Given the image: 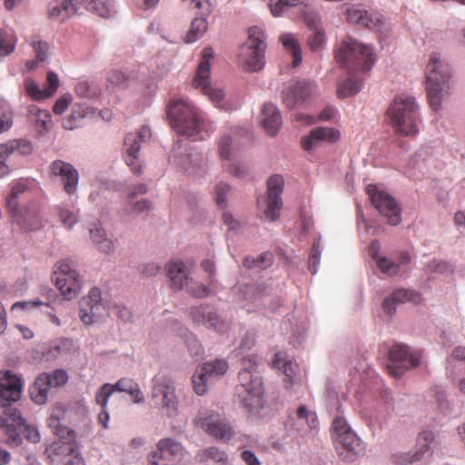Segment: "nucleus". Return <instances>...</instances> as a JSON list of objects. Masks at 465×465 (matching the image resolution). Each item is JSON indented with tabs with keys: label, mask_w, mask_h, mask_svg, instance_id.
Segmentation results:
<instances>
[{
	"label": "nucleus",
	"mask_w": 465,
	"mask_h": 465,
	"mask_svg": "<svg viewBox=\"0 0 465 465\" xmlns=\"http://www.w3.org/2000/svg\"><path fill=\"white\" fill-rule=\"evenodd\" d=\"M193 422L216 440L228 441L233 437V430L227 420L220 413L202 408Z\"/></svg>",
	"instance_id": "9d476101"
},
{
	"label": "nucleus",
	"mask_w": 465,
	"mask_h": 465,
	"mask_svg": "<svg viewBox=\"0 0 465 465\" xmlns=\"http://www.w3.org/2000/svg\"><path fill=\"white\" fill-rule=\"evenodd\" d=\"M94 109L86 104H75L69 115L63 118L62 125L66 130H74L80 126V121L88 115L94 114Z\"/></svg>",
	"instance_id": "79ce46f5"
},
{
	"label": "nucleus",
	"mask_w": 465,
	"mask_h": 465,
	"mask_svg": "<svg viewBox=\"0 0 465 465\" xmlns=\"http://www.w3.org/2000/svg\"><path fill=\"white\" fill-rule=\"evenodd\" d=\"M14 124V112L11 104L0 99V134L9 131Z\"/></svg>",
	"instance_id": "4d7b16f0"
},
{
	"label": "nucleus",
	"mask_w": 465,
	"mask_h": 465,
	"mask_svg": "<svg viewBox=\"0 0 465 465\" xmlns=\"http://www.w3.org/2000/svg\"><path fill=\"white\" fill-rule=\"evenodd\" d=\"M261 123L268 134L275 135L282 124L279 109L272 104H265L261 114Z\"/></svg>",
	"instance_id": "58836bf2"
},
{
	"label": "nucleus",
	"mask_w": 465,
	"mask_h": 465,
	"mask_svg": "<svg viewBox=\"0 0 465 465\" xmlns=\"http://www.w3.org/2000/svg\"><path fill=\"white\" fill-rule=\"evenodd\" d=\"M23 383L11 371H0V406L17 401L21 397Z\"/></svg>",
	"instance_id": "393cba45"
},
{
	"label": "nucleus",
	"mask_w": 465,
	"mask_h": 465,
	"mask_svg": "<svg viewBox=\"0 0 465 465\" xmlns=\"http://www.w3.org/2000/svg\"><path fill=\"white\" fill-rule=\"evenodd\" d=\"M434 440V435L430 430H423L419 433L417 439L416 450L414 453H396L392 455V460L395 464L407 465L417 462L422 460L425 456L431 454L430 443Z\"/></svg>",
	"instance_id": "b1692460"
},
{
	"label": "nucleus",
	"mask_w": 465,
	"mask_h": 465,
	"mask_svg": "<svg viewBox=\"0 0 465 465\" xmlns=\"http://www.w3.org/2000/svg\"><path fill=\"white\" fill-rule=\"evenodd\" d=\"M195 459L201 463L213 461L217 465H230L228 454L217 447L201 449L196 452Z\"/></svg>",
	"instance_id": "49530a36"
},
{
	"label": "nucleus",
	"mask_w": 465,
	"mask_h": 465,
	"mask_svg": "<svg viewBox=\"0 0 465 465\" xmlns=\"http://www.w3.org/2000/svg\"><path fill=\"white\" fill-rule=\"evenodd\" d=\"M426 91L430 105L437 111L440 108L441 99L450 90V69L439 54L430 55L425 69Z\"/></svg>",
	"instance_id": "39448f33"
},
{
	"label": "nucleus",
	"mask_w": 465,
	"mask_h": 465,
	"mask_svg": "<svg viewBox=\"0 0 465 465\" xmlns=\"http://www.w3.org/2000/svg\"><path fill=\"white\" fill-rule=\"evenodd\" d=\"M227 369L226 361L221 360L205 362L199 366L193 376V390L196 394L203 395L207 391L208 384L223 376Z\"/></svg>",
	"instance_id": "dca6fc26"
},
{
	"label": "nucleus",
	"mask_w": 465,
	"mask_h": 465,
	"mask_svg": "<svg viewBox=\"0 0 465 465\" xmlns=\"http://www.w3.org/2000/svg\"><path fill=\"white\" fill-rule=\"evenodd\" d=\"M298 5L308 7L306 0H270L269 8L274 17H280L291 8Z\"/></svg>",
	"instance_id": "6e6d98bb"
},
{
	"label": "nucleus",
	"mask_w": 465,
	"mask_h": 465,
	"mask_svg": "<svg viewBox=\"0 0 465 465\" xmlns=\"http://www.w3.org/2000/svg\"><path fill=\"white\" fill-rule=\"evenodd\" d=\"M24 90L25 94L35 102L45 101L49 98L45 88L42 89L39 84L32 78L25 79Z\"/></svg>",
	"instance_id": "13d9d810"
},
{
	"label": "nucleus",
	"mask_w": 465,
	"mask_h": 465,
	"mask_svg": "<svg viewBox=\"0 0 465 465\" xmlns=\"http://www.w3.org/2000/svg\"><path fill=\"white\" fill-rule=\"evenodd\" d=\"M28 117L34 123L37 134L45 135L53 127L52 114L48 110L41 109L35 104L27 107Z\"/></svg>",
	"instance_id": "e433bc0d"
},
{
	"label": "nucleus",
	"mask_w": 465,
	"mask_h": 465,
	"mask_svg": "<svg viewBox=\"0 0 465 465\" xmlns=\"http://www.w3.org/2000/svg\"><path fill=\"white\" fill-rule=\"evenodd\" d=\"M340 139V133L338 130L330 127H316L312 128L308 136L302 140V148L305 151H311L322 143H335Z\"/></svg>",
	"instance_id": "c756f323"
},
{
	"label": "nucleus",
	"mask_w": 465,
	"mask_h": 465,
	"mask_svg": "<svg viewBox=\"0 0 465 465\" xmlns=\"http://www.w3.org/2000/svg\"><path fill=\"white\" fill-rule=\"evenodd\" d=\"M35 181L30 179H18L11 183V191L6 197V208L9 212H14L18 208L17 199L34 184Z\"/></svg>",
	"instance_id": "c03bdc74"
},
{
	"label": "nucleus",
	"mask_w": 465,
	"mask_h": 465,
	"mask_svg": "<svg viewBox=\"0 0 465 465\" xmlns=\"http://www.w3.org/2000/svg\"><path fill=\"white\" fill-rule=\"evenodd\" d=\"M410 261L411 257L407 252H401L396 262L380 257V271L392 276L398 273L401 265L409 263Z\"/></svg>",
	"instance_id": "5fc2aeb1"
},
{
	"label": "nucleus",
	"mask_w": 465,
	"mask_h": 465,
	"mask_svg": "<svg viewBox=\"0 0 465 465\" xmlns=\"http://www.w3.org/2000/svg\"><path fill=\"white\" fill-rule=\"evenodd\" d=\"M82 5L90 13L104 18H109L116 14L114 0H82Z\"/></svg>",
	"instance_id": "a19ab883"
},
{
	"label": "nucleus",
	"mask_w": 465,
	"mask_h": 465,
	"mask_svg": "<svg viewBox=\"0 0 465 465\" xmlns=\"http://www.w3.org/2000/svg\"><path fill=\"white\" fill-rule=\"evenodd\" d=\"M338 456L346 462H352L362 453L364 447L360 438L353 432L334 440Z\"/></svg>",
	"instance_id": "a878e982"
},
{
	"label": "nucleus",
	"mask_w": 465,
	"mask_h": 465,
	"mask_svg": "<svg viewBox=\"0 0 465 465\" xmlns=\"http://www.w3.org/2000/svg\"><path fill=\"white\" fill-rule=\"evenodd\" d=\"M116 183L103 175H96L91 180L89 201L96 206H102L107 200L110 189H114Z\"/></svg>",
	"instance_id": "72a5a7b5"
},
{
	"label": "nucleus",
	"mask_w": 465,
	"mask_h": 465,
	"mask_svg": "<svg viewBox=\"0 0 465 465\" xmlns=\"http://www.w3.org/2000/svg\"><path fill=\"white\" fill-rule=\"evenodd\" d=\"M311 31L312 33L308 36L307 44L312 51H320L324 47L325 45V32L323 28H317Z\"/></svg>",
	"instance_id": "680f3d73"
},
{
	"label": "nucleus",
	"mask_w": 465,
	"mask_h": 465,
	"mask_svg": "<svg viewBox=\"0 0 465 465\" xmlns=\"http://www.w3.org/2000/svg\"><path fill=\"white\" fill-rule=\"evenodd\" d=\"M49 450L64 460V465H84L80 450L74 442L58 440Z\"/></svg>",
	"instance_id": "7c9ffc66"
},
{
	"label": "nucleus",
	"mask_w": 465,
	"mask_h": 465,
	"mask_svg": "<svg viewBox=\"0 0 465 465\" xmlns=\"http://www.w3.org/2000/svg\"><path fill=\"white\" fill-rule=\"evenodd\" d=\"M108 312L105 306L101 291L94 287L87 296L80 301L79 317L85 325H92L101 321Z\"/></svg>",
	"instance_id": "4468645a"
},
{
	"label": "nucleus",
	"mask_w": 465,
	"mask_h": 465,
	"mask_svg": "<svg viewBox=\"0 0 465 465\" xmlns=\"http://www.w3.org/2000/svg\"><path fill=\"white\" fill-rule=\"evenodd\" d=\"M406 302L420 303L421 302V297L417 292L407 289H397L390 297L383 301L382 308L386 313L391 315L395 312L397 304L404 303Z\"/></svg>",
	"instance_id": "f704fd0d"
},
{
	"label": "nucleus",
	"mask_w": 465,
	"mask_h": 465,
	"mask_svg": "<svg viewBox=\"0 0 465 465\" xmlns=\"http://www.w3.org/2000/svg\"><path fill=\"white\" fill-rule=\"evenodd\" d=\"M54 212L59 218L61 224L67 230H72L79 222L80 210L62 203L54 207Z\"/></svg>",
	"instance_id": "a18cd8bd"
},
{
	"label": "nucleus",
	"mask_w": 465,
	"mask_h": 465,
	"mask_svg": "<svg viewBox=\"0 0 465 465\" xmlns=\"http://www.w3.org/2000/svg\"><path fill=\"white\" fill-rule=\"evenodd\" d=\"M193 9H197L200 12V16L195 17L190 25L184 42L193 44L201 39L206 33L208 25L206 17L212 11V5L209 0H182Z\"/></svg>",
	"instance_id": "aec40b11"
},
{
	"label": "nucleus",
	"mask_w": 465,
	"mask_h": 465,
	"mask_svg": "<svg viewBox=\"0 0 465 465\" xmlns=\"http://www.w3.org/2000/svg\"><path fill=\"white\" fill-rule=\"evenodd\" d=\"M386 114L397 134L414 136L419 133L420 114L415 97L406 94L396 95Z\"/></svg>",
	"instance_id": "7ed1b4c3"
},
{
	"label": "nucleus",
	"mask_w": 465,
	"mask_h": 465,
	"mask_svg": "<svg viewBox=\"0 0 465 465\" xmlns=\"http://www.w3.org/2000/svg\"><path fill=\"white\" fill-rule=\"evenodd\" d=\"M33 150L31 143L23 139L10 140L0 144V178L8 175L14 168L16 156L27 155Z\"/></svg>",
	"instance_id": "a211bd4d"
},
{
	"label": "nucleus",
	"mask_w": 465,
	"mask_h": 465,
	"mask_svg": "<svg viewBox=\"0 0 465 465\" xmlns=\"http://www.w3.org/2000/svg\"><path fill=\"white\" fill-rule=\"evenodd\" d=\"M266 36L259 26L248 30L247 40L240 46L238 64L247 72H258L265 64Z\"/></svg>",
	"instance_id": "423d86ee"
},
{
	"label": "nucleus",
	"mask_w": 465,
	"mask_h": 465,
	"mask_svg": "<svg viewBox=\"0 0 465 465\" xmlns=\"http://www.w3.org/2000/svg\"><path fill=\"white\" fill-rule=\"evenodd\" d=\"M389 358L388 373L393 378H401L406 371L420 365L421 352L412 351L405 344H394L389 351Z\"/></svg>",
	"instance_id": "9b49d317"
},
{
	"label": "nucleus",
	"mask_w": 465,
	"mask_h": 465,
	"mask_svg": "<svg viewBox=\"0 0 465 465\" xmlns=\"http://www.w3.org/2000/svg\"><path fill=\"white\" fill-rule=\"evenodd\" d=\"M318 426L316 413L302 404L289 414L285 422L286 430L298 436H304Z\"/></svg>",
	"instance_id": "412c9836"
},
{
	"label": "nucleus",
	"mask_w": 465,
	"mask_h": 465,
	"mask_svg": "<svg viewBox=\"0 0 465 465\" xmlns=\"http://www.w3.org/2000/svg\"><path fill=\"white\" fill-rule=\"evenodd\" d=\"M50 175L58 178L63 189L68 195L74 194L78 190L79 173L70 163L63 160H55L49 165Z\"/></svg>",
	"instance_id": "4be33fe9"
},
{
	"label": "nucleus",
	"mask_w": 465,
	"mask_h": 465,
	"mask_svg": "<svg viewBox=\"0 0 465 465\" xmlns=\"http://www.w3.org/2000/svg\"><path fill=\"white\" fill-rule=\"evenodd\" d=\"M214 52L211 47L203 48L202 52V61L198 65L194 75L193 87L199 89L203 94L219 108L227 109L226 95L223 89L210 82L211 68L210 61L213 58Z\"/></svg>",
	"instance_id": "0eeeda50"
},
{
	"label": "nucleus",
	"mask_w": 465,
	"mask_h": 465,
	"mask_svg": "<svg viewBox=\"0 0 465 465\" xmlns=\"http://www.w3.org/2000/svg\"><path fill=\"white\" fill-rule=\"evenodd\" d=\"M380 214L390 225L396 226L401 222V209L397 201L389 193L380 190Z\"/></svg>",
	"instance_id": "2f4dec72"
},
{
	"label": "nucleus",
	"mask_w": 465,
	"mask_h": 465,
	"mask_svg": "<svg viewBox=\"0 0 465 465\" xmlns=\"http://www.w3.org/2000/svg\"><path fill=\"white\" fill-rule=\"evenodd\" d=\"M49 379L47 372H44L35 379V382L30 387V396L35 403L44 404L46 402L49 391L52 389Z\"/></svg>",
	"instance_id": "37998d69"
},
{
	"label": "nucleus",
	"mask_w": 465,
	"mask_h": 465,
	"mask_svg": "<svg viewBox=\"0 0 465 465\" xmlns=\"http://www.w3.org/2000/svg\"><path fill=\"white\" fill-rule=\"evenodd\" d=\"M331 429L333 440L341 436L347 435V432H353L347 420L342 417H337L333 420Z\"/></svg>",
	"instance_id": "69168bd1"
},
{
	"label": "nucleus",
	"mask_w": 465,
	"mask_h": 465,
	"mask_svg": "<svg viewBox=\"0 0 465 465\" xmlns=\"http://www.w3.org/2000/svg\"><path fill=\"white\" fill-rule=\"evenodd\" d=\"M321 237H319L314 241L310 252L309 267L312 274H315L318 271L321 261Z\"/></svg>",
	"instance_id": "0e129e2a"
},
{
	"label": "nucleus",
	"mask_w": 465,
	"mask_h": 465,
	"mask_svg": "<svg viewBox=\"0 0 465 465\" xmlns=\"http://www.w3.org/2000/svg\"><path fill=\"white\" fill-rule=\"evenodd\" d=\"M315 85L307 80L297 81L289 84L282 91V101L289 108L303 102L314 90Z\"/></svg>",
	"instance_id": "c85d7f7f"
},
{
	"label": "nucleus",
	"mask_w": 465,
	"mask_h": 465,
	"mask_svg": "<svg viewBox=\"0 0 465 465\" xmlns=\"http://www.w3.org/2000/svg\"><path fill=\"white\" fill-rule=\"evenodd\" d=\"M167 116L173 131L181 135L193 137L200 134L203 130L202 116L188 100H173L168 105Z\"/></svg>",
	"instance_id": "20e7f679"
},
{
	"label": "nucleus",
	"mask_w": 465,
	"mask_h": 465,
	"mask_svg": "<svg viewBox=\"0 0 465 465\" xmlns=\"http://www.w3.org/2000/svg\"><path fill=\"white\" fill-rule=\"evenodd\" d=\"M190 316L193 323L218 332L227 330V322L217 310L211 305L202 304L190 309Z\"/></svg>",
	"instance_id": "6ab92c4d"
},
{
	"label": "nucleus",
	"mask_w": 465,
	"mask_h": 465,
	"mask_svg": "<svg viewBox=\"0 0 465 465\" xmlns=\"http://www.w3.org/2000/svg\"><path fill=\"white\" fill-rule=\"evenodd\" d=\"M32 46L38 61L41 63H47L50 53V45L45 41L37 40L33 42Z\"/></svg>",
	"instance_id": "338daca9"
},
{
	"label": "nucleus",
	"mask_w": 465,
	"mask_h": 465,
	"mask_svg": "<svg viewBox=\"0 0 465 465\" xmlns=\"http://www.w3.org/2000/svg\"><path fill=\"white\" fill-rule=\"evenodd\" d=\"M284 189V179L281 174L272 175L267 181V196L262 203L258 202L265 218L271 222L278 220L282 207V193Z\"/></svg>",
	"instance_id": "f8f14e48"
},
{
	"label": "nucleus",
	"mask_w": 465,
	"mask_h": 465,
	"mask_svg": "<svg viewBox=\"0 0 465 465\" xmlns=\"http://www.w3.org/2000/svg\"><path fill=\"white\" fill-rule=\"evenodd\" d=\"M9 213L13 217L14 223L25 230L35 231L44 226L39 207L35 203L16 208L14 212Z\"/></svg>",
	"instance_id": "bb28decb"
},
{
	"label": "nucleus",
	"mask_w": 465,
	"mask_h": 465,
	"mask_svg": "<svg viewBox=\"0 0 465 465\" xmlns=\"http://www.w3.org/2000/svg\"><path fill=\"white\" fill-rule=\"evenodd\" d=\"M241 292L242 294L243 300L248 302L250 304H253L252 307H248L247 311L251 312L254 309L265 305L263 302L264 299V290L257 284H248L242 288Z\"/></svg>",
	"instance_id": "09e8293b"
},
{
	"label": "nucleus",
	"mask_w": 465,
	"mask_h": 465,
	"mask_svg": "<svg viewBox=\"0 0 465 465\" xmlns=\"http://www.w3.org/2000/svg\"><path fill=\"white\" fill-rule=\"evenodd\" d=\"M151 137V130L148 126H142L137 133L128 134L124 139L126 152V163L131 167L134 173H140L142 166L135 161L138 159L141 144Z\"/></svg>",
	"instance_id": "5701e85b"
},
{
	"label": "nucleus",
	"mask_w": 465,
	"mask_h": 465,
	"mask_svg": "<svg viewBox=\"0 0 465 465\" xmlns=\"http://www.w3.org/2000/svg\"><path fill=\"white\" fill-rule=\"evenodd\" d=\"M101 87L94 81L81 80L74 85V93L79 98L95 99L101 94Z\"/></svg>",
	"instance_id": "864d4df0"
},
{
	"label": "nucleus",
	"mask_w": 465,
	"mask_h": 465,
	"mask_svg": "<svg viewBox=\"0 0 465 465\" xmlns=\"http://www.w3.org/2000/svg\"><path fill=\"white\" fill-rule=\"evenodd\" d=\"M203 160V157L201 153L196 152L193 153L192 150L188 148L187 144L183 143L181 140L174 143L173 149L169 156V161L172 163L185 172H190L191 167L198 165Z\"/></svg>",
	"instance_id": "cd10ccee"
},
{
	"label": "nucleus",
	"mask_w": 465,
	"mask_h": 465,
	"mask_svg": "<svg viewBox=\"0 0 465 465\" xmlns=\"http://www.w3.org/2000/svg\"><path fill=\"white\" fill-rule=\"evenodd\" d=\"M54 282L66 300L76 297L83 284L82 277L76 270L75 263L69 259H64L56 262Z\"/></svg>",
	"instance_id": "1a4fd4ad"
},
{
	"label": "nucleus",
	"mask_w": 465,
	"mask_h": 465,
	"mask_svg": "<svg viewBox=\"0 0 465 465\" xmlns=\"http://www.w3.org/2000/svg\"><path fill=\"white\" fill-rule=\"evenodd\" d=\"M152 401L153 405L169 418H174L179 412V401L174 381L172 378L158 374L152 380Z\"/></svg>",
	"instance_id": "6e6552de"
},
{
	"label": "nucleus",
	"mask_w": 465,
	"mask_h": 465,
	"mask_svg": "<svg viewBox=\"0 0 465 465\" xmlns=\"http://www.w3.org/2000/svg\"><path fill=\"white\" fill-rule=\"evenodd\" d=\"M283 47L290 53L292 58V66L297 67L302 61V49L298 39L293 34L283 33L280 36Z\"/></svg>",
	"instance_id": "8fccbe9b"
},
{
	"label": "nucleus",
	"mask_w": 465,
	"mask_h": 465,
	"mask_svg": "<svg viewBox=\"0 0 465 465\" xmlns=\"http://www.w3.org/2000/svg\"><path fill=\"white\" fill-rule=\"evenodd\" d=\"M90 237L92 242L97 246V248L104 253H112L116 248V244L114 241L106 237V233L104 228L95 227L90 230Z\"/></svg>",
	"instance_id": "603ef678"
},
{
	"label": "nucleus",
	"mask_w": 465,
	"mask_h": 465,
	"mask_svg": "<svg viewBox=\"0 0 465 465\" xmlns=\"http://www.w3.org/2000/svg\"><path fill=\"white\" fill-rule=\"evenodd\" d=\"M242 368L239 372L237 397L243 407L252 415L260 414L264 406L263 387L257 371L256 356L252 353L242 355Z\"/></svg>",
	"instance_id": "f03ea898"
},
{
	"label": "nucleus",
	"mask_w": 465,
	"mask_h": 465,
	"mask_svg": "<svg viewBox=\"0 0 465 465\" xmlns=\"http://www.w3.org/2000/svg\"><path fill=\"white\" fill-rule=\"evenodd\" d=\"M272 367L281 371L285 376L286 386L295 383L299 380V368L296 362L292 361L284 352H278L274 355Z\"/></svg>",
	"instance_id": "c9c22d12"
},
{
	"label": "nucleus",
	"mask_w": 465,
	"mask_h": 465,
	"mask_svg": "<svg viewBox=\"0 0 465 465\" xmlns=\"http://www.w3.org/2000/svg\"><path fill=\"white\" fill-rule=\"evenodd\" d=\"M133 75L122 70L113 69L106 75V91L113 93L115 88L127 89L133 79Z\"/></svg>",
	"instance_id": "de8ad7c7"
},
{
	"label": "nucleus",
	"mask_w": 465,
	"mask_h": 465,
	"mask_svg": "<svg viewBox=\"0 0 465 465\" xmlns=\"http://www.w3.org/2000/svg\"><path fill=\"white\" fill-rule=\"evenodd\" d=\"M337 62L346 69L350 76L338 84L339 97L355 95L361 90V82L354 76L359 70L369 71L375 63V50L372 45L362 44L353 38L344 39L335 54Z\"/></svg>",
	"instance_id": "f257e3e1"
},
{
	"label": "nucleus",
	"mask_w": 465,
	"mask_h": 465,
	"mask_svg": "<svg viewBox=\"0 0 465 465\" xmlns=\"http://www.w3.org/2000/svg\"><path fill=\"white\" fill-rule=\"evenodd\" d=\"M219 154L223 162L231 161L234 157V147L232 138L230 135H223L218 143Z\"/></svg>",
	"instance_id": "bf43d9fd"
},
{
	"label": "nucleus",
	"mask_w": 465,
	"mask_h": 465,
	"mask_svg": "<svg viewBox=\"0 0 465 465\" xmlns=\"http://www.w3.org/2000/svg\"><path fill=\"white\" fill-rule=\"evenodd\" d=\"M75 0H53L49 4L48 13L53 20L64 21L76 13Z\"/></svg>",
	"instance_id": "ea45409f"
},
{
	"label": "nucleus",
	"mask_w": 465,
	"mask_h": 465,
	"mask_svg": "<svg viewBox=\"0 0 465 465\" xmlns=\"http://www.w3.org/2000/svg\"><path fill=\"white\" fill-rule=\"evenodd\" d=\"M16 39L12 33L0 29V56H5L13 53Z\"/></svg>",
	"instance_id": "052dcab7"
},
{
	"label": "nucleus",
	"mask_w": 465,
	"mask_h": 465,
	"mask_svg": "<svg viewBox=\"0 0 465 465\" xmlns=\"http://www.w3.org/2000/svg\"><path fill=\"white\" fill-rule=\"evenodd\" d=\"M346 18L351 24L360 25L369 29H372L376 26V21L371 17V15L359 6L348 8Z\"/></svg>",
	"instance_id": "3c124183"
},
{
	"label": "nucleus",
	"mask_w": 465,
	"mask_h": 465,
	"mask_svg": "<svg viewBox=\"0 0 465 465\" xmlns=\"http://www.w3.org/2000/svg\"><path fill=\"white\" fill-rule=\"evenodd\" d=\"M184 454L183 446L174 439L164 438L147 457L148 465H174Z\"/></svg>",
	"instance_id": "ddd939ff"
},
{
	"label": "nucleus",
	"mask_w": 465,
	"mask_h": 465,
	"mask_svg": "<svg viewBox=\"0 0 465 465\" xmlns=\"http://www.w3.org/2000/svg\"><path fill=\"white\" fill-rule=\"evenodd\" d=\"M152 203L147 199L141 201L133 202V200H127V204L124 209L126 214H141L150 210Z\"/></svg>",
	"instance_id": "e2e57ef3"
},
{
	"label": "nucleus",
	"mask_w": 465,
	"mask_h": 465,
	"mask_svg": "<svg viewBox=\"0 0 465 465\" xmlns=\"http://www.w3.org/2000/svg\"><path fill=\"white\" fill-rule=\"evenodd\" d=\"M167 275L175 290L186 289L191 282L190 272L182 261H173L166 264Z\"/></svg>",
	"instance_id": "473e14b6"
},
{
	"label": "nucleus",
	"mask_w": 465,
	"mask_h": 465,
	"mask_svg": "<svg viewBox=\"0 0 465 465\" xmlns=\"http://www.w3.org/2000/svg\"><path fill=\"white\" fill-rule=\"evenodd\" d=\"M126 392L132 398L134 403H141L144 401L143 393L139 385L131 379H120L115 384L104 383L95 394V401L104 407L107 404L114 392Z\"/></svg>",
	"instance_id": "2eb2a0df"
},
{
	"label": "nucleus",
	"mask_w": 465,
	"mask_h": 465,
	"mask_svg": "<svg viewBox=\"0 0 465 465\" xmlns=\"http://www.w3.org/2000/svg\"><path fill=\"white\" fill-rule=\"evenodd\" d=\"M302 19L310 30L322 28L321 25V16L319 13L313 9L308 8L306 11H303Z\"/></svg>",
	"instance_id": "774afa93"
},
{
	"label": "nucleus",
	"mask_w": 465,
	"mask_h": 465,
	"mask_svg": "<svg viewBox=\"0 0 465 465\" xmlns=\"http://www.w3.org/2000/svg\"><path fill=\"white\" fill-rule=\"evenodd\" d=\"M227 369L226 361L221 360L205 362L199 366L193 376V390L196 394L203 395L207 391L208 384L223 376Z\"/></svg>",
	"instance_id": "f3484780"
},
{
	"label": "nucleus",
	"mask_w": 465,
	"mask_h": 465,
	"mask_svg": "<svg viewBox=\"0 0 465 465\" xmlns=\"http://www.w3.org/2000/svg\"><path fill=\"white\" fill-rule=\"evenodd\" d=\"M359 236L362 242L371 241L368 247V255L372 259L374 264H378V247L376 236V228L361 215L359 221Z\"/></svg>",
	"instance_id": "4c0bfd02"
}]
</instances>
